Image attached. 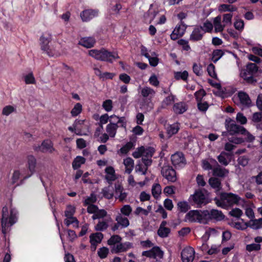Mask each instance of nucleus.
I'll return each instance as SVG.
<instances>
[{
    "mask_svg": "<svg viewBox=\"0 0 262 262\" xmlns=\"http://www.w3.org/2000/svg\"><path fill=\"white\" fill-rule=\"evenodd\" d=\"M18 212L15 208H10V213L8 211V207H3L1 217L2 232L4 234L10 230V227L13 225L17 221ZM6 239V235H4Z\"/></svg>",
    "mask_w": 262,
    "mask_h": 262,
    "instance_id": "1",
    "label": "nucleus"
},
{
    "mask_svg": "<svg viewBox=\"0 0 262 262\" xmlns=\"http://www.w3.org/2000/svg\"><path fill=\"white\" fill-rule=\"evenodd\" d=\"M225 127L230 135H241L246 136V142H252L255 140V137L251 134L244 126L235 123V121L228 118L225 120Z\"/></svg>",
    "mask_w": 262,
    "mask_h": 262,
    "instance_id": "2",
    "label": "nucleus"
},
{
    "mask_svg": "<svg viewBox=\"0 0 262 262\" xmlns=\"http://www.w3.org/2000/svg\"><path fill=\"white\" fill-rule=\"evenodd\" d=\"M89 55L96 60L109 63H112L114 60L120 58L117 51H110L104 48L100 50H91L89 51Z\"/></svg>",
    "mask_w": 262,
    "mask_h": 262,
    "instance_id": "3",
    "label": "nucleus"
},
{
    "mask_svg": "<svg viewBox=\"0 0 262 262\" xmlns=\"http://www.w3.org/2000/svg\"><path fill=\"white\" fill-rule=\"evenodd\" d=\"M241 199V197L236 194L231 192H222L220 198L215 197L214 201L218 207L226 209L238 204Z\"/></svg>",
    "mask_w": 262,
    "mask_h": 262,
    "instance_id": "4",
    "label": "nucleus"
},
{
    "mask_svg": "<svg viewBox=\"0 0 262 262\" xmlns=\"http://www.w3.org/2000/svg\"><path fill=\"white\" fill-rule=\"evenodd\" d=\"M258 66L254 63H248L245 69L242 70L240 75L244 80L248 84H253L256 82L254 75L257 73Z\"/></svg>",
    "mask_w": 262,
    "mask_h": 262,
    "instance_id": "5",
    "label": "nucleus"
},
{
    "mask_svg": "<svg viewBox=\"0 0 262 262\" xmlns=\"http://www.w3.org/2000/svg\"><path fill=\"white\" fill-rule=\"evenodd\" d=\"M188 201L192 205H196L198 208L208 203L206 196L200 189L195 190L194 194L190 195Z\"/></svg>",
    "mask_w": 262,
    "mask_h": 262,
    "instance_id": "6",
    "label": "nucleus"
},
{
    "mask_svg": "<svg viewBox=\"0 0 262 262\" xmlns=\"http://www.w3.org/2000/svg\"><path fill=\"white\" fill-rule=\"evenodd\" d=\"M33 149L36 152H41L42 153L49 152L52 154L55 150L53 147V143L50 139L43 140L40 145H34Z\"/></svg>",
    "mask_w": 262,
    "mask_h": 262,
    "instance_id": "7",
    "label": "nucleus"
},
{
    "mask_svg": "<svg viewBox=\"0 0 262 262\" xmlns=\"http://www.w3.org/2000/svg\"><path fill=\"white\" fill-rule=\"evenodd\" d=\"M161 174L171 183L175 182L177 180L176 171L170 165H164L161 169Z\"/></svg>",
    "mask_w": 262,
    "mask_h": 262,
    "instance_id": "8",
    "label": "nucleus"
},
{
    "mask_svg": "<svg viewBox=\"0 0 262 262\" xmlns=\"http://www.w3.org/2000/svg\"><path fill=\"white\" fill-rule=\"evenodd\" d=\"M41 49L46 51V53L50 57L55 55V51L50 49L49 43L51 41V35L49 34L47 36L42 35L40 37Z\"/></svg>",
    "mask_w": 262,
    "mask_h": 262,
    "instance_id": "9",
    "label": "nucleus"
},
{
    "mask_svg": "<svg viewBox=\"0 0 262 262\" xmlns=\"http://www.w3.org/2000/svg\"><path fill=\"white\" fill-rule=\"evenodd\" d=\"M171 163L176 168H182L186 164L184 155L182 152H176L171 156Z\"/></svg>",
    "mask_w": 262,
    "mask_h": 262,
    "instance_id": "10",
    "label": "nucleus"
},
{
    "mask_svg": "<svg viewBox=\"0 0 262 262\" xmlns=\"http://www.w3.org/2000/svg\"><path fill=\"white\" fill-rule=\"evenodd\" d=\"M187 26L183 21L179 23L170 34V38L173 40H176L182 37L185 33Z\"/></svg>",
    "mask_w": 262,
    "mask_h": 262,
    "instance_id": "11",
    "label": "nucleus"
},
{
    "mask_svg": "<svg viewBox=\"0 0 262 262\" xmlns=\"http://www.w3.org/2000/svg\"><path fill=\"white\" fill-rule=\"evenodd\" d=\"M133 248V244L129 242H126L122 243H120L119 244L114 245L111 249V252L112 253H119L121 252H124L128 250Z\"/></svg>",
    "mask_w": 262,
    "mask_h": 262,
    "instance_id": "12",
    "label": "nucleus"
},
{
    "mask_svg": "<svg viewBox=\"0 0 262 262\" xmlns=\"http://www.w3.org/2000/svg\"><path fill=\"white\" fill-rule=\"evenodd\" d=\"M142 256L149 258H156L157 257L162 258L163 256V252L158 246H155L151 249L147 251H144L142 253Z\"/></svg>",
    "mask_w": 262,
    "mask_h": 262,
    "instance_id": "13",
    "label": "nucleus"
},
{
    "mask_svg": "<svg viewBox=\"0 0 262 262\" xmlns=\"http://www.w3.org/2000/svg\"><path fill=\"white\" fill-rule=\"evenodd\" d=\"M99 10L97 9H86L80 13V17L83 21H89L93 18L98 16Z\"/></svg>",
    "mask_w": 262,
    "mask_h": 262,
    "instance_id": "14",
    "label": "nucleus"
},
{
    "mask_svg": "<svg viewBox=\"0 0 262 262\" xmlns=\"http://www.w3.org/2000/svg\"><path fill=\"white\" fill-rule=\"evenodd\" d=\"M194 250L189 247L184 249L181 252V259L183 262H192L194 259Z\"/></svg>",
    "mask_w": 262,
    "mask_h": 262,
    "instance_id": "15",
    "label": "nucleus"
},
{
    "mask_svg": "<svg viewBox=\"0 0 262 262\" xmlns=\"http://www.w3.org/2000/svg\"><path fill=\"white\" fill-rule=\"evenodd\" d=\"M204 35V31H203L202 26H196L190 35V40L193 41H200L202 39Z\"/></svg>",
    "mask_w": 262,
    "mask_h": 262,
    "instance_id": "16",
    "label": "nucleus"
},
{
    "mask_svg": "<svg viewBox=\"0 0 262 262\" xmlns=\"http://www.w3.org/2000/svg\"><path fill=\"white\" fill-rule=\"evenodd\" d=\"M200 210H193L189 211L185 215V219L190 222H198L201 223L202 217Z\"/></svg>",
    "mask_w": 262,
    "mask_h": 262,
    "instance_id": "17",
    "label": "nucleus"
},
{
    "mask_svg": "<svg viewBox=\"0 0 262 262\" xmlns=\"http://www.w3.org/2000/svg\"><path fill=\"white\" fill-rule=\"evenodd\" d=\"M238 97L242 105L247 107H250L253 105L249 96L247 93L243 91L239 92Z\"/></svg>",
    "mask_w": 262,
    "mask_h": 262,
    "instance_id": "18",
    "label": "nucleus"
},
{
    "mask_svg": "<svg viewBox=\"0 0 262 262\" xmlns=\"http://www.w3.org/2000/svg\"><path fill=\"white\" fill-rule=\"evenodd\" d=\"M96 43V39L93 37H82L79 41L78 44L86 48H91Z\"/></svg>",
    "mask_w": 262,
    "mask_h": 262,
    "instance_id": "19",
    "label": "nucleus"
},
{
    "mask_svg": "<svg viewBox=\"0 0 262 262\" xmlns=\"http://www.w3.org/2000/svg\"><path fill=\"white\" fill-rule=\"evenodd\" d=\"M188 110V106L184 102L176 103L173 106V111L177 115L182 114Z\"/></svg>",
    "mask_w": 262,
    "mask_h": 262,
    "instance_id": "20",
    "label": "nucleus"
},
{
    "mask_svg": "<svg viewBox=\"0 0 262 262\" xmlns=\"http://www.w3.org/2000/svg\"><path fill=\"white\" fill-rule=\"evenodd\" d=\"M180 129V123L176 122L172 124H168L166 129V133L169 137H172L173 135L177 134Z\"/></svg>",
    "mask_w": 262,
    "mask_h": 262,
    "instance_id": "21",
    "label": "nucleus"
},
{
    "mask_svg": "<svg viewBox=\"0 0 262 262\" xmlns=\"http://www.w3.org/2000/svg\"><path fill=\"white\" fill-rule=\"evenodd\" d=\"M27 160L28 168L31 172V174L29 176L25 177V179L28 178L35 172V169L36 165V159L33 156H28L27 157Z\"/></svg>",
    "mask_w": 262,
    "mask_h": 262,
    "instance_id": "22",
    "label": "nucleus"
},
{
    "mask_svg": "<svg viewBox=\"0 0 262 262\" xmlns=\"http://www.w3.org/2000/svg\"><path fill=\"white\" fill-rule=\"evenodd\" d=\"M247 226L254 230L262 228V217L258 219H252L246 222Z\"/></svg>",
    "mask_w": 262,
    "mask_h": 262,
    "instance_id": "23",
    "label": "nucleus"
},
{
    "mask_svg": "<svg viewBox=\"0 0 262 262\" xmlns=\"http://www.w3.org/2000/svg\"><path fill=\"white\" fill-rule=\"evenodd\" d=\"M105 172L107 175L105 176V179L107 180L108 183L115 181L116 179L115 175V171L114 168L112 166H107L105 169Z\"/></svg>",
    "mask_w": 262,
    "mask_h": 262,
    "instance_id": "24",
    "label": "nucleus"
},
{
    "mask_svg": "<svg viewBox=\"0 0 262 262\" xmlns=\"http://www.w3.org/2000/svg\"><path fill=\"white\" fill-rule=\"evenodd\" d=\"M119 127V125L117 123L110 122L108 124L106 127V131L110 137L114 138L116 136L117 129Z\"/></svg>",
    "mask_w": 262,
    "mask_h": 262,
    "instance_id": "25",
    "label": "nucleus"
},
{
    "mask_svg": "<svg viewBox=\"0 0 262 262\" xmlns=\"http://www.w3.org/2000/svg\"><path fill=\"white\" fill-rule=\"evenodd\" d=\"M230 157L231 155L229 153L222 151L217 157V160L222 165L227 166L230 161V159H228V158Z\"/></svg>",
    "mask_w": 262,
    "mask_h": 262,
    "instance_id": "26",
    "label": "nucleus"
},
{
    "mask_svg": "<svg viewBox=\"0 0 262 262\" xmlns=\"http://www.w3.org/2000/svg\"><path fill=\"white\" fill-rule=\"evenodd\" d=\"M210 220H215L216 221L223 220L225 215L221 211L216 209H212L210 211Z\"/></svg>",
    "mask_w": 262,
    "mask_h": 262,
    "instance_id": "27",
    "label": "nucleus"
},
{
    "mask_svg": "<svg viewBox=\"0 0 262 262\" xmlns=\"http://www.w3.org/2000/svg\"><path fill=\"white\" fill-rule=\"evenodd\" d=\"M123 164L125 166V172L128 174H130L134 167V160L131 158L127 157L124 159Z\"/></svg>",
    "mask_w": 262,
    "mask_h": 262,
    "instance_id": "28",
    "label": "nucleus"
},
{
    "mask_svg": "<svg viewBox=\"0 0 262 262\" xmlns=\"http://www.w3.org/2000/svg\"><path fill=\"white\" fill-rule=\"evenodd\" d=\"M86 159L81 156H77L72 162V167L73 169L76 170L80 168L81 165L85 163Z\"/></svg>",
    "mask_w": 262,
    "mask_h": 262,
    "instance_id": "29",
    "label": "nucleus"
},
{
    "mask_svg": "<svg viewBox=\"0 0 262 262\" xmlns=\"http://www.w3.org/2000/svg\"><path fill=\"white\" fill-rule=\"evenodd\" d=\"M209 184L211 187L216 189L217 191H219L222 189L221 181L217 178H210L209 180Z\"/></svg>",
    "mask_w": 262,
    "mask_h": 262,
    "instance_id": "30",
    "label": "nucleus"
},
{
    "mask_svg": "<svg viewBox=\"0 0 262 262\" xmlns=\"http://www.w3.org/2000/svg\"><path fill=\"white\" fill-rule=\"evenodd\" d=\"M115 220L119 224L122 228L128 227L129 225V221L126 217L122 216L120 214L117 215Z\"/></svg>",
    "mask_w": 262,
    "mask_h": 262,
    "instance_id": "31",
    "label": "nucleus"
},
{
    "mask_svg": "<svg viewBox=\"0 0 262 262\" xmlns=\"http://www.w3.org/2000/svg\"><path fill=\"white\" fill-rule=\"evenodd\" d=\"M178 210L179 212L186 213L190 208L188 203L186 201H180L177 203Z\"/></svg>",
    "mask_w": 262,
    "mask_h": 262,
    "instance_id": "32",
    "label": "nucleus"
},
{
    "mask_svg": "<svg viewBox=\"0 0 262 262\" xmlns=\"http://www.w3.org/2000/svg\"><path fill=\"white\" fill-rule=\"evenodd\" d=\"M188 77V73L187 71L183 72H176L174 73V77L177 80H183L187 81Z\"/></svg>",
    "mask_w": 262,
    "mask_h": 262,
    "instance_id": "33",
    "label": "nucleus"
},
{
    "mask_svg": "<svg viewBox=\"0 0 262 262\" xmlns=\"http://www.w3.org/2000/svg\"><path fill=\"white\" fill-rule=\"evenodd\" d=\"M224 54V51L221 49H216L212 53V61L216 63Z\"/></svg>",
    "mask_w": 262,
    "mask_h": 262,
    "instance_id": "34",
    "label": "nucleus"
},
{
    "mask_svg": "<svg viewBox=\"0 0 262 262\" xmlns=\"http://www.w3.org/2000/svg\"><path fill=\"white\" fill-rule=\"evenodd\" d=\"M171 230L168 227H159L158 230V235L161 238H165L168 236Z\"/></svg>",
    "mask_w": 262,
    "mask_h": 262,
    "instance_id": "35",
    "label": "nucleus"
},
{
    "mask_svg": "<svg viewBox=\"0 0 262 262\" xmlns=\"http://www.w3.org/2000/svg\"><path fill=\"white\" fill-rule=\"evenodd\" d=\"M229 173L228 170L225 168H222L221 167H216L213 169V174L214 176L219 177H224L226 174Z\"/></svg>",
    "mask_w": 262,
    "mask_h": 262,
    "instance_id": "36",
    "label": "nucleus"
},
{
    "mask_svg": "<svg viewBox=\"0 0 262 262\" xmlns=\"http://www.w3.org/2000/svg\"><path fill=\"white\" fill-rule=\"evenodd\" d=\"M161 186L159 183L153 184L151 188L152 195L154 198L157 199L161 193Z\"/></svg>",
    "mask_w": 262,
    "mask_h": 262,
    "instance_id": "37",
    "label": "nucleus"
},
{
    "mask_svg": "<svg viewBox=\"0 0 262 262\" xmlns=\"http://www.w3.org/2000/svg\"><path fill=\"white\" fill-rule=\"evenodd\" d=\"M155 149L154 147L149 146L146 148L144 147V150L143 151L142 157L145 158H151L154 153Z\"/></svg>",
    "mask_w": 262,
    "mask_h": 262,
    "instance_id": "38",
    "label": "nucleus"
},
{
    "mask_svg": "<svg viewBox=\"0 0 262 262\" xmlns=\"http://www.w3.org/2000/svg\"><path fill=\"white\" fill-rule=\"evenodd\" d=\"M103 238V234L101 232L92 233L90 236V240L96 243H100Z\"/></svg>",
    "mask_w": 262,
    "mask_h": 262,
    "instance_id": "39",
    "label": "nucleus"
},
{
    "mask_svg": "<svg viewBox=\"0 0 262 262\" xmlns=\"http://www.w3.org/2000/svg\"><path fill=\"white\" fill-rule=\"evenodd\" d=\"M122 240L121 237L119 235H113L111 236L110 239L107 241L108 245L113 246L119 244Z\"/></svg>",
    "mask_w": 262,
    "mask_h": 262,
    "instance_id": "40",
    "label": "nucleus"
},
{
    "mask_svg": "<svg viewBox=\"0 0 262 262\" xmlns=\"http://www.w3.org/2000/svg\"><path fill=\"white\" fill-rule=\"evenodd\" d=\"M134 147V144L132 142H128L123 145L119 150L122 154H127L130 150Z\"/></svg>",
    "mask_w": 262,
    "mask_h": 262,
    "instance_id": "41",
    "label": "nucleus"
},
{
    "mask_svg": "<svg viewBox=\"0 0 262 262\" xmlns=\"http://www.w3.org/2000/svg\"><path fill=\"white\" fill-rule=\"evenodd\" d=\"M82 110V106L81 103H77L71 111L72 117H76L80 114Z\"/></svg>",
    "mask_w": 262,
    "mask_h": 262,
    "instance_id": "42",
    "label": "nucleus"
},
{
    "mask_svg": "<svg viewBox=\"0 0 262 262\" xmlns=\"http://www.w3.org/2000/svg\"><path fill=\"white\" fill-rule=\"evenodd\" d=\"M215 67L214 65L212 63H210L207 66V71L208 72V75L212 78H213L215 79H217V74L215 72Z\"/></svg>",
    "mask_w": 262,
    "mask_h": 262,
    "instance_id": "43",
    "label": "nucleus"
},
{
    "mask_svg": "<svg viewBox=\"0 0 262 262\" xmlns=\"http://www.w3.org/2000/svg\"><path fill=\"white\" fill-rule=\"evenodd\" d=\"M261 249V245L259 244H251L247 245L246 246V250L249 252L257 251L260 250Z\"/></svg>",
    "mask_w": 262,
    "mask_h": 262,
    "instance_id": "44",
    "label": "nucleus"
},
{
    "mask_svg": "<svg viewBox=\"0 0 262 262\" xmlns=\"http://www.w3.org/2000/svg\"><path fill=\"white\" fill-rule=\"evenodd\" d=\"M107 215V212L104 209H99L97 210L95 214H93L92 216L93 220L99 219L101 218H103L106 216Z\"/></svg>",
    "mask_w": 262,
    "mask_h": 262,
    "instance_id": "45",
    "label": "nucleus"
},
{
    "mask_svg": "<svg viewBox=\"0 0 262 262\" xmlns=\"http://www.w3.org/2000/svg\"><path fill=\"white\" fill-rule=\"evenodd\" d=\"M206 92L203 89H201L195 92L194 93V97L196 102L202 101L203 97L206 96Z\"/></svg>",
    "mask_w": 262,
    "mask_h": 262,
    "instance_id": "46",
    "label": "nucleus"
},
{
    "mask_svg": "<svg viewBox=\"0 0 262 262\" xmlns=\"http://www.w3.org/2000/svg\"><path fill=\"white\" fill-rule=\"evenodd\" d=\"M200 214L202 216L201 223H206L208 221L210 220V211L208 210H200Z\"/></svg>",
    "mask_w": 262,
    "mask_h": 262,
    "instance_id": "47",
    "label": "nucleus"
},
{
    "mask_svg": "<svg viewBox=\"0 0 262 262\" xmlns=\"http://www.w3.org/2000/svg\"><path fill=\"white\" fill-rule=\"evenodd\" d=\"M64 223L67 226H69L71 224H73L74 227H78L79 221L76 217H67L64 221Z\"/></svg>",
    "mask_w": 262,
    "mask_h": 262,
    "instance_id": "48",
    "label": "nucleus"
},
{
    "mask_svg": "<svg viewBox=\"0 0 262 262\" xmlns=\"http://www.w3.org/2000/svg\"><path fill=\"white\" fill-rule=\"evenodd\" d=\"M178 44L182 47V49L186 51L191 50L188 41L184 39H180L178 41Z\"/></svg>",
    "mask_w": 262,
    "mask_h": 262,
    "instance_id": "49",
    "label": "nucleus"
},
{
    "mask_svg": "<svg viewBox=\"0 0 262 262\" xmlns=\"http://www.w3.org/2000/svg\"><path fill=\"white\" fill-rule=\"evenodd\" d=\"M108 227L107 222L105 221H99L95 226V230L98 231H103L106 230Z\"/></svg>",
    "mask_w": 262,
    "mask_h": 262,
    "instance_id": "50",
    "label": "nucleus"
},
{
    "mask_svg": "<svg viewBox=\"0 0 262 262\" xmlns=\"http://www.w3.org/2000/svg\"><path fill=\"white\" fill-rule=\"evenodd\" d=\"M237 165L245 167L248 164L249 159L247 156H239L237 159Z\"/></svg>",
    "mask_w": 262,
    "mask_h": 262,
    "instance_id": "51",
    "label": "nucleus"
},
{
    "mask_svg": "<svg viewBox=\"0 0 262 262\" xmlns=\"http://www.w3.org/2000/svg\"><path fill=\"white\" fill-rule=\"evenodd\" d=\"M109 250L106 247H103L100 248L98 251V255L101 259H104L106 258L108 254Z\"/></svg>",
    "mask_w": 262,
    "mask_h": 262,
    "instance_id": "52",
    "label": "nucleus"
},
{
    "mask_svg": "<svg viewBox=\"0 0 262 262\" xmlns=\"http://www.w3.org/2000/svg\"><path fill=\"white\" fill-rule=\"evenodd\" d=\"M192 70L194 73L198 76H201L203 74L202 66L201 64H198L196 63H194L192 67Z\"/></svg>",
    "mask_w": 262,
    "mask_h": 262,
    "instance_id": "53",
    "label": "nucleus"
},
{
    "mask_svg": "<svg viewBox=\"0 0 262 262\" xmlns=\"http://www.w3.org/2000/svg\"><path fill=\"white\" fill-rule=\"evenodd\" d=\"M132 211V208L129 205H125L120 209L121 213L125 215L128 216Z\"/></svg>",
    "mask_w": 262,
    "mask_h": 262,
    "instance_id": "54",
    "label": "nucleus"
},
{
    "mask_svg": "<svg viewBox=\"0 0 262 262\" xmlns=\"http://www.w3.org/2000/svg\"><path fill=\"white\" fill-rule=\"evenodd\" d=\"M228 140L230 142L236 144H242L246 141V136H244V138L232 137L229 138Z\"/></svg>",
    "mask_w": 262,
    "mask_h": 262,
    "instance_id": "55",
    "label": "nucleus"
},
{
    "mask_svg": "<svg viewBox=\"0 0 262 262\" xmlns=\"http://www.w3.org/2000/svg\"><path fill=\"white\" fill-rule=\"evenodd\" d=\"M102 107L107 112L112 111L113 108V101L111 99H107L103 102Z\"/></svg>",
    "mask_w": 262,
    "mask_h": 262,
    "instance_id": "56",
    "label": "nucleus"
},
{
    "mask_svg": "<svg viewBox=\"0 0 262 262\" xmlns=\"http://www.w3.org/2000/svg\"><path fill=\"white\" fill-rule=\"evenodd\" d=\"M144 56L148 59L150 65L152 67H156L159 63L158 57H152L149 54H145Z\"/></svg>",
    "mask_w": 262,
    "mask_h": 262,
    "instance_id": "57",
    "label": "nucleus"
},
{
    "mask_svg": "<svg viewBox=\"0 0 262 262\" xmlns=\"http://www.w3.org/2000/svg\"><path fill=\"white\" fill-rule=\"evenodd\" d=\"M97 201V199L96 196L92 193L90 196L88 197L84 201L83 205L84 206L90 205L91 204H93Z\"/></svg>",
    "mask_w": 262,
    "mask_h": 262,
    "instance_id": "58",
    "label": "nucleus"
},
{
    "mask_svg": "<svg viewBox=\"0 0 262 262\" xmlns=\"http://www.w3.org/2000/svg\"><path fill=\"white\" fill-rule=\"evenodd\" d=\"M252 121L253 124L262 121V113L261 112H255L252 116Z\"/></svg>",
    "mask_w": 262,
    "mask_h": 262,
    "instance_id": "59",
    "label": "nucleus"
},
{
    "mask_svg": "<svg viewBox=\"0 0 262 262\" xmlns=\"http://www.w3.org/2000/svg\"><path fill=\"white\" fill-rule=\"evenodd\" d=\"M197 106L198 110L202 112H205L209 107V104L207 102L200 101L197 102Z\"/></svg>",
    "mask_w": 262,
    "mask_h": 262,
    "instance_id": "60",
    "label": "nucleus"
},
{
    "mask_svg": "<svg viewBox=\"0 0 262 262\" xmlns=\"http://www.w3.org/2000/svg\"><path fill=\"white\" fill-rule=\"evenodd\" d=\"M75 212V208L71 205L67 207V210L64 211V215L67 217H74L73 215Z\"/></svg>",
    "mask_w": 262,
    "mask_h": 262,
    "instance_id": "61",
    "label": "nucleus"
},
{
    "mask_svg": "<svg viewBox=\"0 0 262 262\" xmlns=\"http://www.w3.org/2000/svg\"><path fill=\"white\" fill-rule=\"evenodd\" d=\"M229 215L231 216L239 218L243 214V211L241 209L238 208H235L234 209H232L229 212Z\"/></svg>",
    "mask_w": 262,
    "mask_h": 262,
    "instance_id": "62",
    "label": "nucleus"
},
{
    "mask_svg": "<svg viewBox=\"0 0 262 262\" xmlns=\"http://www.w3.org/2000/svg\"><path fill=\"white\" fill-rule=\"evenodd\" d=\"M236 119L238 123L242 125L246 124L247 122V118L243 113L240 112L237 114Z\"/></svg>",
    "mask_w": 262,
    "mask_h": 262,
    "instance_id": "63",
    "label": "nucleus"
},
{
    "mask_svg": "<svg viewBox=\"0 0 262 262\" xmlns=\"http://www.w3.org/2000/svg\"><path fill=\"white\" fill-rule=\"evenodd\" d=\"M102 193L103 196L107 199H111L113 198L114 194L113 191L111 190L110 187H106L102 189Z\"/></svg>",
    "mask_w": 262,
    "mask_h": 262,
    "instance_id": "64",
    "label": "nucleus"
}]
</instances>
